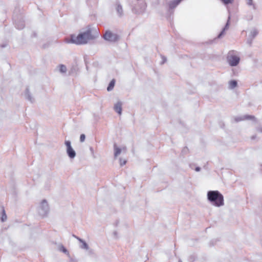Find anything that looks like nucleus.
Returning a JSON list of instances; mask_svg holds the SVG:
<instances>
[{
  "label": "nucleus",
  "instance_id": "18",
  "mask_svg": "<svg viewBox=\"0 0 262 262\" xmlns=\"http://www.w3.org/2000/svg\"><path fill=\"white\" fill-rule=\"evenodd\" d=\"M117 10L118 12H119L120 11H122V8L120 6H118L117 7Z\"/></svg>",
  "mask_w": 262,
  "mask_h": 262
},
{
  "label": "nucleus",
  "instance_id": "12",
  "mask_svg": "<svg viewBox=\"0 0 262 262\" xmlns=\"http://www.w3.org/2000/svg\"><path fill=\"white\" fill-rule=\"evenodd\" d=\"M3 214L2 217V221L3 222H4L7 219V216H6V214L5 213V211L4 209L3 210Z\"/></svg>",
  "mask_w": 262,
  "mask_h": 262
},
{
  "label": "nucleus",
  "instance_id": "2",
  "mask_svg": "<svg viewBox=\"0 0 262 262\" xmlns=\"http://www.w3.org/2000/svg\"><path fill=\"white\" fill-rule=\"evenodd\" d=\"M208 199L217 207L224 205V198L217 191H209L207 193Z\"/></svg>",
  "mask_w": 262,
  "mask_h": 262
},
{
  "label": "nucleus",
  "instance_id": "9",
  "mask_svg": "<svg viewBox=\"0 0 262 262\" xmlns=\"http://www.w3.org/2000/svg\"><path fill=\"white\" fill-rule=\"evenodd\" d=\"M229 85L230 88L232 89L237 86V83L235 80H231L229 82Z\"/></svg>",
  "mask_w": 262,
  "mask_h": 262
},
{
  "label": "nucleus",
  "instance_id": "4",
  "mask_svg": "<svg viewBox=\"0 0 262 262\" xmlns=\"http://www.w3.org/2000/svg\"><path fill=\"white\" fill-rule=\"evenodd\" d=\"M103 37L104 39L110 41H115L118 39V37L116 34L113 33L108 30L105 32Z\"/></svg>",
  "mask_w": 262,
  "mask_h": 262
},
{
  "label": "nucleus",
  "instance_id": "3",
  "mask_svg": "<svg viewBox=\"0 0 262 262\" xmlns=\"http://www.w3.org/2000/svg\"><path fill=\"white\" fill-rule=\"evenodd\" d=\"M227 60L231 66H236L239 63V57L235 55L234 51H231L228 53Z\"/></svg>",
  "mask_w": 262,
  "mask_h": 262
},
{
  "label": "nucleus",
  "instance_id": "7",
  "mask_svg": "<svg viewBox=\"0 0 262 262\" xmlns=\"http://www.w3.org/2000/svg\"><path fill=\"white\" fill-rule=\"evenodd\" d=\"M182 0H174L170 2L169 4V7L170 9L175 8L181 1Z\"/></svg>",
  "mask_w": 262,
  "mask_h": 262
},
{
  "label": "nucleus",
  "instance_id": "16",
  "mask_svg": "<svg viewBox=\"0 0 262 262\" xmlns=\"http://www.w3.org/2000/svg\"><path fill=\"white\" fill-rule=\"evenodd\" d=\"M85 140V135L84 134H81L80 137V140L81 142H83Z\"/></svg>",
  "mask_w": 262,
  "mask_h": 262
},
{
  "label": "nucleus",
  "instance_id": "11",
  "mask_svg": "<svg viewBox=\"0 0 262 262\" xmlns=\"http://www.w3.org/2000/svg\"><path fill=\"white\" fill-rule=\"evenodd\" d=\"M59 70L61 73H65L67 71V68L64 65L61 64L59 66Z\"/></svg>",
  "mask_w": 262,
  "mask_h": 262
},
{
  "label": "nucleus",
  "instance_id": "6",
  "mask_svg": "<svg viewBox=\"0 0 262 262\" xmlns=\"http://www.w3.org/2000/svg\"><path fill=\"white\" fill-rule=\"evenodd\" d=\"M115 111L119 115L121 114L122 112V104L120 102H118L114 106Z\"/></svg>",
  "mask_w": 262,
  "mask_h": 262
},
{
  "label": "nucleus",
  "instance_id": "17",
  "mask_svg": "<svg viewBox=\"0 0 262 262\" xmlns=\"http://www.w3.org/2000/svg\"><path fill=\"white\" fill-rule=\"evenodd\" d=\"M252 4V0H248V4L251 5Z\"/></svg>",
  "mask_w": 262,
  "mask_h": 262
},
{
  "label": "nucleus",
  "instance_id": "8",
  "mask_svg": "<svg viewBox=\"0 0 262 262\" xmlns=\"http://www.w3.org/2000/svg\"><path fill=\"white\" fill-rule=\"evenodd\" d=\"M115 84V80L112 79L109 83V85L107 88V90L108 91H112L114 89Z\"/></svg>",
  "mask_w": 262,
  "mask_h": 262
},
{
  "label": "nucleus",
  "instance_id": "15",
  "mask_svg": "<svg viewBox=\"0 0 262 262\" xmlns=\"http://www.w3.org/2000/svg\"><path fill=\"white\" fill-rule=\"evenodd\" d=\"M126 163V161L125 160H124V159H120V164L121 166H123L124 165H125Z\"/></svg>",
  "mask_w": 262,
  "mask_h": 262
},
{
  "label": "nucleus",
  "instance_id": "14",
  "mask_svg": "<svg viewBox=\"0 0 262 262\" xmlns=\"http://www.w3.org/2000/svg\"><path fill=\"white\" fill-rule=\"evenodd\" d=\"M221 1L225 4H228L231 3L233 1V0H221Z\"/></svg>",
  "mask_w": 262,
  "mask_h": 262
},
{
  "label": "nucleus",
  "instance_id": "10",
  "mask_svg": "<svg viewBox=\"0 0 262 262\" xmlns=\"http://www.w3.org/2000/svg\"><path fill=\"white\" fill-rule=\"evenodd\" d=\"M115 153L114 155L115 157H117L121 152V149L117 147L116 145L114 146Z\"/></svg>",
  "mask_w": 262,
  "mask_h": 262
},
{
  "label": "nucleus",
  "instance_id": "5",
  "mask_svg": "<svg viewBox=\"0 0 262 262\" xmlns=\"http://www.w3.org/2000/svg\"><path fill=\"white\" fill-rule=\"evenodd\" d=\"M65 144L67 147V153L69 156L71 158H73L76 154L71 146V142L69 141H66Z\"/></svg>",
  "mask_w": 262,
  "mask_h": 262
},
{
  "label": "nucleus",
  "instance_id": "19",
  "mask_svg": "<svg viewBox=\"0 0 262 262\" xmlns=\"http://www.w3.org/2000/svg\"><path fill=\"white\" fill-rule=\"evenodd\" d=\"M83 246H84V247H85L86 248H87L88 246H87V245H86V244L85 243H84L83 244Z\"/></svg>",
  "mask_w": 262,
  "mask_h": 262
},
{
  "label": "nucleus",
  "instance_id": "20",
  "mask_svg": "<svg viewBox=\"0 0 262 262\" xmlns=\"http://www.w3.org/2000/svg\"><path fill=\"white\" fill-rule=\"evenodd\" d=\"M200 170V168L198 167L196 168V171H199Z\"/></svg>",
  "mask_w": 262,
  "mask_h": 262
},
{
  "label": "nucleus",
  "instance_id": "1",
  "mask_svg": "<svg viewBox=\"0 0 262 262\" xmlns=\"http://www.w3.org/2000/svg\"><path fill=\"white\" fill-rule=\"evenodd\" d=\"M94 37L91 34V31L88 30L85 32L80 33L77 36L71 35L70 40L67 41V42H71L76 45H83L88 42L90 39H94Z\"/></svg>",
  "mask_w": 262,
  "mask_h": 262
},
{
  "label": "nucleus",
  "instance_id": "13",
  "mask_svg": "<svg viewBox=\"0 0 262 262\" xmlns=\"http://www.w3.org/2000/svg\"><path fill=\"white\" fill-rule=\"evenodd\" d=\"M245 119L254 120L255 117L253 116L247 115L244 117Z\"/></svg>",
  "mask_w": 262,
  "mask_h": 262
}]
</instances>
